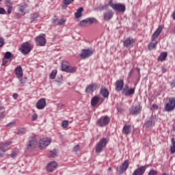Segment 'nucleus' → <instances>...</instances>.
Masks as SVG:
<instances>
[{"label":"nucleus","instance_id":"nucleus-1","mask_svg":"<svg viewBox=\"0 0 175 175\" xmlns=\"http://www.w3.org/2000/svg\"><path fill=\"white\" fill-rule=\"evenodd\" d=\"M162 31H163V27L159 26L157 30L153 33L151 37V42L148 46L149 50H154V49L157 48V44H158L157 39L158 38V36L161 35Z\"/></svg>","mask_w":175,"mask_h":175},{"label":"nucleus","instance_id":"nucleus-2","mask_svg":"<svg viewBox=\"0 0 175 175\" xmlns=\"http://www.w3.org/2000/svg\"><path fill=\"white\" fill-rule=\"evenodd\" d=\"M109 142V139L106 137L102 138L96 145V152L98 154L103 151V148L106 147V144Z\"/></svg>","mask_w":175,"mask_h":175},{"label":"nucleus","instance_id":"nucleus-3","mask_svg":"<svg viewBox=\"0 0 175 175\" xmlns=\"http://www.w3.org/2000/svg\"><path fill=\"white\" fill-rule=\"evenodd\" d=\"M164 109L166 111H173L175 109V98L174 97L169 98L165 103Z\"/></svg>","mask_w":175,"mask_h":175},{"label":"nucleus","instance_id":"nucleus-4","mask_svg":"<svg viewBox=\"0 0 175 175\" xmlns=\"http://www.w3.org/2000/svg\"><path fill=\"white\" fill-rule=\"evenodd\" d=\"M109 5L112 8V9H113V10L119 12L120 13H124L126 10L125 5L121 3H113L111 1H109Z\"/></svg>","mask_w":175,"mask_h":175},{"label":"nucleus","instance_id":"nucleus-5","mask_svg":"<svg viewBox=\"0 0 175 175\" xmlns=\"http://www.w3.org/2000/svg\"><path fill=\"white\" fill-rule=\"evenodd\" d=\"M62 70L67 73H75L77 70V68L76 67L70 66L69 63L67 62H63L62 63Z\"/></svg>","mask_w":175,"mask_h":175},{"label":"nucleus","instance_id":"nucleus-6","mask_svg":"<svg viewBox=\"0 0 175 175\" xmlns=\"http://www.w3.org/2000/svg\"><path fill=\"white\" fill-rule=\"evenodd\" d=\"M129 167V161L126 160L124 161L123 163H122L121 165L117 167L116 170L118 172V174L121 175L125 173V172L128 170Z\"/></svg>","mask_w":175,"mask_h":175},{"label":"nucleus","instance_id":"nucleus-7","mask_svg":"<svg viewBox=\"0 0 175 175\" xmlns=\"http://www.w3.org/2000/svg\"><path fill=\"white\" fill-rule=\"evenodd\" d=\"M154 125H155V119L154 118V116H151L145 120L144 128H145L146 131H148V129L152 128Z\"/></svg>","mask_w":175,"mask_h":175},{"label":"nucleus","instance_id":"nucleus-8","mask_svg":"<svg viewBox=\"0 0 175 175\" xmlns=\"http://www.w3.org/2000/svg\"><path fill=\"white\" fill-rule=\"evenodd\" d=\"M20 50L23 55H27V54H29V53H31L32 48L31 47V44H29V43L25 42L22 44Z\"/></svg>","mask_w":175,"mask_h":175},{"label":"nucleus","instance_id":"nucleus-9","mask_svg":"<svg viewBox=\"0 0 175 175\" xmlns=\"http://www.w3.org/2000/svg\"><path fill=\"white\" fill-rule=\"evenodd\" d=\"M50 143H51V138L50 137L41 139L39 144L40 150H44V148L50 145Z\"/></svg>","mask_w":175,"mask_h":175},{"label":"nucleus","instance_id":"nucleus-10","mask_svg":"<svg viewBox=\"0 0 175 175\" xmlns=\"http://www.w3.org/2000/svg\"><path fill=\"white\" fill-rule=\"evenodd\" d=\"M36 43L37 46H46V34H40L36 38Z\"/></svg>","mask_w":175,"mask_h":175},{"label":"nucleus","instance_id":"nucleus-11","mask_svg":"<svg viewBox=\"0 0 175 175\" xmlns=\"http://www.w3.org/2000/svg\"><path fill=\"white\" fill-rule=\"evenodd\" d=\"M109 122H110V118L105 116L101 117L97 120V125L99 126H106V125H109Z\"/></svg>","mask_w":175,"mask_h":175},{"label":"nucleus","instance_id":"nucleus-12","mask_svg":"<svg viewBox=\"0 0 175 175\" xmlns=\"http://www.w3.org/2000/svg\"><path fill=\"white\" fill-rule=\"evenodd\" d=\"M38 146V140L35 137H31L27 143V150H33Z\"/></svg>","mask_w":175,"mask_h":175},{"label":"nucleus","instance_id":"nucleus-13","mask_svg":"<svg viewBox=\"0 0 175 175\" xmlns=\"http://www.w3.org/2000/svg\"><path fill=\"white\" fill-rule=\"evenodd\" d=\"M96 19L95 18H86L85 20H82L79 23L80 27H88V25H91V24H94V23H96Z\"/></svg>","mask_w":175,"mask_h":175},{"label":"nucleus","instance_id":"nucleus-14","mask_svg":"<svg viewBox=\"0 0 175 175\" xmlns=\"http://www.w3.org/2000/svg\"><path fill=\"white\" fill-rule=\"evenodd\" d=\"M94 54V50L93 49H83L82 50V52L80 53L81 58H83V59H85V58H90L91 55Z\"/></svg>","mask_w":175,"mask_h":175},{"label":"nucleus","instance_id":"nucleus-15","mask_svg":"<svg viewBox=\"0 0 175 175\" xmlns=\"http://www.w3.org/2000/svg\"><path fill=\"white\" fill-rule=\"evenodd\" d=\"M148 167V165H142L138 168H137L133 172L132 175H144L146 173V169Z\"/></svg>","mask_w":175,"mask_h":175},{"label":"nucleus","instance_id":"nucleus-16","mask_svg":"<svg viewBox=\"0 0 175 175\" xmlns=\"http://www.w3.org/2000/svg\"><path fill=\"white\" fill-rule=\"evenodd\" d=\"M133 44H135V39L131 37L127 38L123 42L124 47H127L129 49H131V47H133Z\"/></svg>","mask_w":175,"mask_h":175},{"label":"nucleus","instance_id":"nucleus-17","mask_svg":"<svg viewBox=\"0 0 175 175\" xmlns=\"http://www.w3.org/2000/svg\"><path fill=\"white\" fill-rule=\"evenodd\" d=\"M58 166V163L55 161H51L50 162L46 167L47 172H49V173H53L55 169H57Z\"/></svg>","mask_w":175,"mask_h":175},{"label":"nucleus","instance_id":"nucleus-18","mask_svg":"<svg viewBox=\"0 0 175 175\" xmlns=\"http://www.w3.org/2000/svg\"><path fill=\"white\" fill-rule=\"evenodd\" d=\"M98 85H96V83H91L85 88V92H86V94H92V92L96 91Z\"/></svg>","mask_w":175,"mask_h":175},{"label":"nucleus","instance_id":"nucleus-19","mask_svg":"<svg viewBox=\"0 0 175 175\" xmlns=\"http://www.w3.org/2000/svg\"><path fill=\"white\" fill-rule=\"evenodd\" d=\"M36 107L38 110H43L44 107H46V99L40 98L36 103Z\"/></svg>","mask_w":175,"mask_h":175},{"label":"nucleus","instance_id":"nucleus-20","mask_svg":"<svg viewBox=\"0 0 175 175\" xmlns=\"http://www.w3.org/2000/svg\"><path fill=\"white\" fill-rule=\"evenodd\" d=\"M141 109H140V105H137V106H135V107H132L131 109H130V113L132 115V116H138V114L139 113H141Z\"/></svg>","mask_w":175,"mask_h":175},{"label":"nucleus","instance_id":"nucleus-21","mask_svg":"<svg viewBox=\"0 0 175 175\" xmlns=\"http://www.w3.org/2000/svg\"><path fill=\"white\" fill-rule=\"evenodd\" d=\"M116 91L120 92L122 91V88H124V80L120 79L118 80L116 83Z\"/></svg>","mask_w":175,"mask_h":175},{"label":"nucleus","instance_id":"nucleus-22","mask_svg":"<svg viewBox=\"0 0 175 175\" xmlns=\"http://www.w3.org/2000/svg\"><path fill=\"white\" fill-rule=\"evenodd\" d=\"M113 15H114V13H113V11L108 10L103 14L104 20L105 21H109V20H111V18H113Z\"/></svg>","mask_w":175,"mask_h":175},{"label":"nucleus","instance_id":"nucleus-23","mask_svg":"<svg viewBox=\"0 0 175 175\" xmlns=\"http://www.w3.org/2000/svg\"><path fill=\"white\" fill-rule=\"evenodd\" d=\"M122 132L124 135H129V133L132 132V126L130 124H125L123 127Z\"/></svg>","mask_w":175,"mask_h":175},{"label":"nucleus","instance_id":"nucleus-24","mask_svg":"<svg viewBox=\"0 0 175 175\" xmlns=\"http://www.w3.org/2000/svg\"><path fill=\"white\" fill-rule=\"evenodd\" d=\"M123 94L126 95V96H131V95H133L135 94V88L131 89H123Z\"/></svg>","mask_w":175,"mask_h":175},{"label":"nucleus","instance_id":"nucleus-25","mask_svg":"<svg viewBox=\"0 0 175 175\" xmlns=\"http://www.w3.org/2000/svg\"><path fill=\"white\" fill-rule=\"evenodd\" d=\"M15 73L18 79H21L23 77V68L21 66H18L15 69Z\"/></svg>","mask_w":175,"mask_h":175},{"label":"nucleus","instance_id":"nucleus-26","mask_svg":"<svg viewBox=\"0 0 175 175\" xmlns=\"http://www.w3.org/2000/svg\"><path fill=\"white\" fill-rule=\"evenodd\" d=\"M100 94L103 98H109V90L106 88H101L100 90Z\"/></svg>","mask_w":175,"mask_h":175},{"label":"nucleus","instance_id":"nucleus-27","mask_svg":"<svg viewBox=\"0 0 175 175\" xmlns=\"http://www.w3.org/2000/svg\"><path fill=\"white\" fill-rule=\"evenodd\" d=\"M10 144H12V142L0 145V150L2 151V152H6L8 151V146H10Z\"/></svg>","mask_w":175,"mask_h":175},{"label":"nucleus","instance_id":"nucleus-28","mask_svg":"<svg viewBox=\"0 0 175 175\" xmlns=\"http://www.w3.org/2000/svg\"><path fill=\"white\" fill-rule=\"evenodd\" d=\"M98 103H99V96H95L91 100V105L92 106L95 107Z\"/></svg>","mask_w":175,"mask_h":175},{"label":"nucleus","instance_id":"nucleus-29","mask_svg":"<svg viewBox=\"0 0 175 175\" xmlns=\"http://www.w3.org/2000/svg\"><path fill=\"white\" fill-rule=\"evenodd\" d=\"M166 58H167V52H163L159 56L158 59L161 61V62H163Z\"/></svg>","mask_w":175,"mask_h":175},{"label":"nucleus","instance_id":"nucleus-30","mask_svg":"<svg viewBox=\"0 0 175 175\" xmlns=\"http://www.w3.org/2000/svg\"><path fill=\"white\" fill-rule=\"evenodd\" d=\"M83 10H84V8H83V7L79 8L77 10V12L75 13L76 18H80V16H81V13H83Z\"/></svg>","mask_w":175,"mask_h":175},{"label":"nucleus","instance_id":"nucleus-31","mask_svg":"<svg viewBox=\"0 0 175 175\" xmlns=\"http://www.w3.org/2000/svg\"><path fill=\"white\" fill-rule=\"evenodd\" d=\"M75 0H64V5L62 6V9H66L68 8V5H69L70 3H72V2H74Z\"/></svg>","mask_w":175,"mask_h":175},{"label":"nucleus","instance_id":"nucleus-32","mask_svg":"<svg viewBox=\"0 0 175 175\" xmlns=\"http://www.w3.org/2000/svg\"><path fill=\"white\" fill-rule=\"evenodd\" d=\"M57 152L56 150H51L49 152V154L48 155L49 158H55V157H57Z\"/></svg>","mask_w":175,"mask_h":175},{"label":"nucleus","instance_id":"nucleus-33","mask_svg":"<svg viewBox=\"0 0 175 175\" xmlns=\"http://www.w3.org/2000/svg\"><path fill=\"white\" fill-rule=\"evenodd\" d=\"M172 146L170 147V152L171 154H174L175 153V140L172 138Z\"/></svg>","mask_w":175,"mask_h":175},{"label":"nucleus","instance_id":"nucleus-34","mask_svg":"<svg viewBox=\"0 0 175 175\" xmlns=\"http://www.w3.org/2000/svg\"><path fill=\"white\" fill-rule=\"evenodd\" d=\"M27 8H28V4H21V7L19 8V12H21V13H23Z\"/></svg>","mask_w":175,"mask_h":175},{"label":"nucleus","instance_id":"nucleus-35","mask_svg":"<svg viewBox=\"0 0 175 175\" xmlns=\"http://www.w3.org/2000/svg\"><path fill=\"white\" fill-rule=\"evenodd\" d=\"M27 77H24L20 79V87H24V85H25V84L27 83Z\"/></svg>","mask_w":175,"mask_h":175},{"label":"nucleus","instance_id":"nucleus-36","mask_svg":"<svg viewBox=\"0 0 175 175\" xmlns=\"http://www.w3.org/2000/svg\"><path fill=\"white\" fill-rule=\"evenodd\" d=\"M52 23L53 24H55V25H59V19L57 18V16H55L53 18Z\"/></svg>","mask_w":175,"mask_h":175},{"label":"nucleus","instance_id":"nucleus-37","mask_svg":"<svg viewBox=\"0 0 175 175\" xmlns=\"http://www.w3.org/2000/svg\"><path fill=\"white\" fill-rule=\"evenodd\" d=\"M38 17H39V14H38V13L32 14L31 15V21H35V20H36L38 18Z\"/></svg>","mask_w":175,"mask_h":175},{"label":"nucleus","instance_id":"nucleus-38","mask_svg":"<svg viewBox=\"0 0 175 175\" xmlns=\"http://www.w3.org/2000/svg\"><path fill=\"white\" fill-rule=\"evenodd\" d=\"M55 76H57V70H53L50 75V79H51V80H54V79H55Z\"/></svg>","mask_w":175,"mask_h":175},{"label":"nucleus","instance_id":"nucleus-39","mask_svg":"<svg viewBox=\"0 0 175 175\" xmlns=\"http://www.w3.org/2000/svg\"><path fill=\"white\" fill-rule=\"evenodd\" d=\"M5 5L7 8H13V3H12V0H6Z\"/></svg>","mask_w":175,"mask_h":175},{"label":"nucleus","instance_id":"nucleus-40","mask_svg":"<svg viewBox=\"0 0 175 175\" xmlns=\"http://www.w3.org/2000/svg\"><path fill=\"white\" fill-rule=\"evenodd\" d=\"M109 6H110V5L108 4H105L104 5H101L98 7L99 10H106V9H107V8H109Z\"/></svg>","mask_w":175,"mask_h":175},{"label":"nucleus","instance_id":"nucleus-41","mask_svg":"<svg viewBox=\"0 0 175 175\" xmlns=\"http://www.w3.org/2000/svg\"><path fill=\"white\" fill-rule=\"evenodd\" d=\"M17 135H25V129H21L17 131Z\"/></svg>","mask_w":175,"mask_h":175},{"label":"nucleus","instance_id":"nucleus-42","mask_svg":"<svg viewBox=\"0 0 175 175\" xmlns=\"http://www.w3.org/2000/svg\"><path fill=\"white\" fill-rule=\"evenodd\" d=\"M10 57H12V53L6 52L5 55H4V58H5L7 59H10Z\"/></svg>","mask_w":175,"mask_h":175},{"label":"nucleus","instance_id":"nucleus-43","mask_svg":"<svg viewBox=\"0 0 175 175\" xmlns=\"http://www.w3.org/2000/svg\"><path fill=\"white\" fill-rule=\"evenodd\" d=\"M157 174H158V172L157 170H150L148 175H157Z\"/></svg>","mask_w":175,"mask_h":175},{"label":"nucleus","instance_id":"nucleus-44","mask_svg":"<svg viewBox=\"0 0 175 175\" xmlns=\"http://www.w3.org/2000/svg\"><path fill=\"white\" fill-rule=\"evenodd\" d=\"M68 120H64L62 122V126L63 128H68Z\"/></svg>","mask_w":175,"mask_h":175},{"label":"nucleus","instance_id":"nucleus-45","mask_svg":"<svg viewBox=\"0 0 175 175\" xmlns=\"http://www.w3.org/2000/svg\"><path fill=\"white\" fill-rule=\"evenodd\" d=\"M65 23H66V20L64 18L59 19V25H65Z\"/></svg>","mask_w":175,"mask_h":175},{"label":"nucleus","instance_id":"nucleus-46","mask_svg":"<svg viewBox=\"0 0 175 175\" xmlns=\"http://www.w3.org/2000/svg\"><path fill=\"white\" fill-rule=\"evenodd\" d=\"M8 59H6L5 57L3 59V62H2L3 66H5V65H6L8 64V62H9Z\"/></svg>","mask_w":175,"mask_h":175},{"label":"nucleus","instance_id":"nucleus-47","mask_svg":"<svg viewBox=\"0 0 175 175\" xmlns=\"http://www.w3.org/2000/svg\"><path fill=\"white\" fill-rule=\"evenodd\" d=\"M3 44H5V40L0 38V47H3Z\"/></svg>","mask_w":175,"mask_h":175},{"label":"nucleus","instance_id":"nucleus-48","mask_svg":"<svg viewBox=\"0 0 175 175\" xmlns=\"http://www.w3.org/2000/svg\"><path fill=\"white\" fill-rule=\"evenodd\" d=\"M80 150V146L79 145H77L76 146H75V148H73V151L74 152H77V151H79Z\"/></svg>","mask_w":175,"mask_h":175},{"label":"nucleus","instance_id":"nucleus-49","mask_svg":"<svg viewBox=\"0 0 175 175\" xmlns=\"http://www.w3.org/2000/svg\"><path fill=\"white\" fill-rule=\"evenodd\" d=\"M31 120L32 121H36V120H38V114H33Z\"/></svg>","mask_w":175,"mask_h":175},{"label":"nucleus","instance_id":"nucleus-50","mask_svg":"<svg viewBox=\"0 0 175 175\" xmlns=\"http://www.w3.org/2000/svg\"><path fill=\"white\" fill-rule=\"evenodd\" d=\"M6 13V10L4 8H0V14H5Z\"/></svg>","mask_w":175,"mask_h":175},{"label":"nucleus","instance_id":"nucleus-51","mask_svg":"<svg viewBox=\"0 0 175 175\" xmlns=\"http://www.w3.org/2000/svg\"><path fill=\"white\" fill-rule=\"evenodd\" d=\"M62 81H63L62 77H59L56 79V83H62Z\"/></svg>","mask_w":175,"mask_h":175},{"label":"nucleus","instance_id":"nucleus-52","mask_svg":"<svg viewBox=\"0 0 175 175\" xmlns=\"http://www.w3.org/2000/svg\"><path fill=\"white\" fill-rule=\"evenodd\" d=\"M14 125V122H10L6 125L7 128H12Z\"/></svg>","mask_w":175,"mask_h":175},{"label":"nucleus","instance_id":"nucleus-53","mask_svg":"<svg viewBox=\"0 0 175 175\" xmlns=\"http://www.w3.org/2000/svg\"><path fill=\"white\" fill-rule=\"evenodd\" d=\"M16 155H17V153L16 152V151H12L11 154L12 158H16Z\"/></svg>","mask_w":175,"mask_h":175},{"label":"nucleus","instance_id":"nucleus-54","mask_svg":"<svg viewBox=\"0 0 175 175\" xmlns=\"http://www.w3.org/2000/svg\"><path fill=\"white\" fill-rule=\"evenodd\" d=\"M12 10H13V7H10L8 8V14H10V13H12Z\"/></svg>","mask_w":175,"mask_h":175},{"label":"nucleus","instance_id":"nucleus-55","mask_svg":"<svg viewBox=\"0 0 175 175\" xmlns=\"http://www.w3.org/2000/svg\"><path fill=\"white\" fill-rule=\"evenodd\" d=\"M15 16H16V18H21L23 15L20 13H16Z\"/></svg>","mask_w":175,"mask_h":175},{"label":"nucleus","instance_id":"nucleus-56","mask_svg":"<svg viewBox=\"0 0 175 175\" xmlns=\"http://www.w3.org/2000/svg\"><path fill=\"white\" fill-rule=\"evenodd\" d=\"M13 98L14 99H17V98H18V94L17 93H15L13 94Z\"/></svg>","mask_w":175,"mask_h":175},{"label":"nucleus","instance_id":"nucleus-57","mask_svg":"<svg viewBox=\"0 0 175 175\" xmlns=\"http://www.w3.org/2000/svg\"><path fill=\"white\" fill-rule=\"evenodd\" d=\"M0 118H5V113L0 112Z\"/></svg>","mask_w":175,"mask_h":175},{"label":"nucleus","instance_id":"nucleus-58","mask_svg":"<svg viewBox=\"0 0 175 175\" xmlns=\"http://www.w3.org/2000/svg\"><path fill=\"white\" fill-rule=\"evenodd\" d=\"M171 87L172 88H174L175 87V80H174L172 83H171Z\"/></svg>","mask_w":175,"mask_h":175},{"label":"nucleus","instance_id":"nucleus-59","mask_svg":"<svg viewBox=\"0 0 175 175\" xmlns=\"http://www.w3.org/2000/svg\"><path fill=\"white\" fill-rule=\"evenodd\" d=\"M133 74V70H131L129 73V77H131V75Z\"/></svg>","mask_w":175,"mask_h":175},{"label":"nucleus","instance_id":"nucleus-60","mask_svg":"<svg viewBox=\"0 0 175 175\" xmlns=\"http://www.w3.org/2000/svg\"><path fill=\"white\" fill-rule=\"evenodd\" d=\"M152 107H153V109H154L156 110H157V109H158V106L155 104H153Z\"/></svg>","mask_w":175,"mask_h":175},{"label":"nucleus","instance_id":"nucleus-61","mask_svg":"<svg viewBox=\"0 0 175 175\" xmlns=\"http://www.w3.org/2000/svg\"><path fill=\"white\" fill-rule=\"evenodd\" d=\"M172 18H173V20H175V10L174 11V12L172 14Z\"/></svg>","mask_w":175,"mask_h":175},{"label":"nucleus","instance_id":"nucleus-62","mask_svg":"<svg viewBox=\"0 0 175 175\" xmlns=\"http://www.w3.org/2000/svg\"><path fill=\"white\" fill-rule=\"evenodd\" d=\"M64 106L63 104H59L57 107L58 109H61Z\"/></svg>","mask_w":175,"mask_h":175},{"label":"nucleus","instance_id":"nucleus-63","mask_svg":"<svg viewBox=\"0 0 175 175\" xmlns=\"http://www.w3.org/2000/svg\"><path fill=\"white\" fill-rule=\"evenodd\" d=\"M2 109H3V106H2V104L1 103V101H0V110H2Z\"/></svg>","mask_w":175,"mask_h":175},{"label":"nucleus","instance_id":"nucleus-64","mask_svg":"<svg viewBox=\"0 0 175 175\" xmlns=\"http://www.w3.org/2000/svg\"><path fill=\"white\" fill-rule=\"evenodd\" d=\"M3 157V154L0 152V158H2Z\"/></svg>","mask_w":175,"mask_h":175}]
</instances>
